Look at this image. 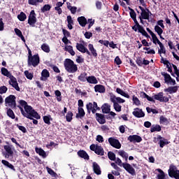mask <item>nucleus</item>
Listing matches in <instances>:
<instances>
[{
	"mask_svg": "<svg viewBox=\"0 0 179 179\" xmlns=\"http://www.w3.org/2000/svg\"><path fill=\"white\" fill-rule=\"evenodd\" d=\"M62 33L64 36V37H71V33L68 30L62 29Z\"/></svg>",
	"mask_w": 179,
	"mask_h": 179,
	"instance_id": "nucleus-63",
	"label": "nucleus"
},
{
	"mask_svg": "<svg viewBox=\"0 0 179 179\" xmlns=\"http://www.w3.org/2000/svg\"><path fill=\"white\" fill-rule=\"evenodd\" d=\"M16 127L18 128V129H20V131L23 132V134H26V132H27V129L24 126H20L19 124H16Z\"/></svg>",
	"mask_w": 179,
	"mask_h": 179,
	"instance_id": "nucleus-61",
	"label": "nucleus"
},
{
	"mask_svg": "<svg viewBox=\"0 0 179 179\" xmlns=\"http://www.w3.org/2000/svg\"><path fill=\"white\" fill-rule=\"evenodd\" d=\"M92 106H93V103L91 102L87 103L86 105V108L88 114H90V113H92Z\"/></svg>",
	"mask_w": 179,
	"mask_h": 179,
	"instance_id": "nucleus-60",
	"label": "nucleus"
},
{
	"mask_svg": "<svg viewBox=\"0 0 179 179\" xmlns=\"http://www.w3.org/2000/svg\"><path fill=\"white\" fill-rule=\"evenodd\" d=\"M6 114L8 117H9V118H11V120H15V113L12 109L10 108L7 109Z\"/></svg>",
	"mask_w": 179,
	"mask_h": 179,
	"instance_id": "nucleus-44",
	"label": "nucleus"
},
{
	"mask_svg": "<svg viewBox=\"0 0 179 179\" xmlns=\"http://www.w3.org/2000/svg\"><path fill=\"white\" fill-rule=\"evenodd\" d=\"M78 79L80 80V82H86V80H87V73H81L80 75L78 77Z\"/></svg>",
	"mask_w": 179,
	"mask_h": 179,
	"instance_id": "nucleus-36",
	"label": "nucleus"
},
{
	"mask_svg": "<svg viewBox=\"0 0 179 179\" xmlns=\"http://www.w3.org/2000/svg\"><path fill=\"white\" fill-rule=\"evenodd\" d=\"M77 22H78L80 26L85 27L87 24V20L85 16L78 17L77 18Z\"/></svg>",
	"mask_w": 179,
	"mask_h": 179,
	"instance_id": "nucleus-19",
	"label": "nucleus"
},
{
	"mask_svg": "<svg viewBox=\"0 0 179 179\" xmlns=\"http://www.w3.org/2000/svg\"><path fill=\"white\" fill-rule=\"evenodd\" d=\"M116 164H118V166H122V167L129 173V174H131V176H135L136 172H135V169L131 166V164L128 163H122V161H121V159L117 158L116 159Z\"/></svg>",
	"mask_w": 179,
	"mask_h": 179,
	"instance_id": "nucleus-4",
	"label": "nucleus"
},
{
	"mask_svg": "<svg viewBox=\"0 0 179 179\" xmlns=\"http://www.w3.org/2000/svg\"><path fill=\"white\" fill-rule=\"evenodd\" d=\"M8 92V87L5 85L0 87V94H5Z\"/></svg>",
	"mask_w": 179,
	"mask_h": 179,
	"instance_id": "nucleus-58",
	"label": "nucleus"
},
{
	"mask_svg": "<svg viewBox=\"0 0 179 179\" xmlns=\"http://www.w3.org/2000/svg\"><path fill=\"white\" fill-rule=\"evenodd\" d=\"M132 20L134 22L135 25L131 27L132 30L134 31H138V33H141L142 36H144V37H146V38H150V36L146 32V30H145V28L142 27V25L139 24V22H138V20L136 18H133Z\"/></svg>",
	"mask_w": 179,
	"mask_h": 179,
	"instance_id": "nucleus-2",
	"label": "nucleus"
},
{
	"mask_svg": "<svg viewBox=\"0 0 179 179\" xmlns=\"http://www.w3.org/2000/svg\"><path fill=\"white\" fill-rule=\"evenodd\" d=\"M87 82L91 83V85H97L99 83L97 78L94 76H88L87 78Z\"/></svg>",
	"mask_w": 179,
	"mask_h": 179,
	"instance_id": "nucleus-28",
	"label": "nucleus"
},
{
	"mask_svg": "<svg viewBox=\"0 0 179 179\" xmlns=\"http://www.w3.org/2000/svg\"><path fill=\"white\" fill-rule=\"evenodd\" d=\"M6 104H10L13 110L16 108V96L15 95H10L5 99Z\"/></svg>",
	"mask_w": 179,
	"mask_h": 179,
	"instance_id": "nucleus-10",
	"label": "nucleus"
},
{
	"mask_svg": "<svg viewBox=\"0 0 179 179\" xmlns=\"http://www.w3.org/2000/svg\"><path fill=\"white\" fill-rule=\"evenodd\" d=\"M90 149L99 156H104V148H103L101 145H99L98 144H92L90 146Z\"/></svg>",
	"mask_w": 179,
	"mask_h": 179,
	"instance_id": "nucleus-6",
	"label": "nucleus"
},
{
	"mask_svg": "<svg viewBox=\"0 0 179 179\" xmlns=\"http://www.w3.org/2000/svg\"><path fill=\"white\" fill-rule=\"evenodd\" d=\"M119 156H121V157H123V159H125L126 162L128 161V153H127L124 150H119L118 151Z\"/></svg>",
	"mask_w": 179,
	"mask_h": 179,
	"instance_id": "nucleus-47",
	"label": "nucleus"
},
{
	"mask_svg": "<svg viewBox=\"0 0 179 179\" xmlns=\"http://www.w3.org/2000/svg\"><path fill=\"white\" fill-rule=\"evenodd\" d=\"M127 141H129V142H133V143H140V142H142V137L138 135H130L127 138Z\"/></svg>",
	"mask_w": 179,
	"mask_h": 179,
	"instance_id": "nucleus-15",
	"label": "nucleus"
},
{
	"mask_svg": "<svg viewBox=\"0 0 179 179\" xmlns=\"http://www.w3.org/2000/svg\"><path fill=\"white\" fill-rule=\"evenodd\" d=\"M101 108L103 114H108L111 111V106L108 103H103Z\"/></svg>",
	"mask_w": 179,
	"mask_h": 179,
	"instance_id": "nucleus-21",
	"label": "nucleus"
},
{
	"mask_svg": "<svg viewBox=\"0 0 179 179\" xmlns=\"http://www.w3.org/2000/svg\"><path fill=\"white\" fill-rule=\"evenodd\" d=\"M111 102L113 103L114 110H116L117 113H120V111L122 110V106H121V105H120V103H118V102H117L114 99H112Z\"/></svg>",
	"mask_w": 179,
	"mask_h": 179,
	"instance_id": "nucleus-30",
	"label": "nucleus"
},
{
	"mask_svg": "<svg viewBox=\"0 0 179 179\" xmlns=\"http://www.w3.org/2000/svg\"><path fill=\"white\" fill-rule=\"evenodd\" d=\"M50 78V71L47 69H43L41 72V80H47V78Z\"/></svg>",
	"mask_w": 179,
	"mask_h": 179,
	"instance_id": "nucleus-27",
	"label": "nucleus"
},
{
	"mask_svg": "<svg viewBox=\"0 0 179 179\" xmlns=\"http://www.w3.org/2000/svg\"><path fill=\"white\" fill-rule=\"evenodd\" d=\"M169 143H170V142H169V140L167 139H164V141L159 140V142L160 148H164V146H166V145H169Z\"/></svg>",
	"mask_w": 179,
	"mask_h": 179,
	"instance_id": "nucleus-51",
	"label": "nucleus"
},
{
	"mask_svg": "<svg viewBox=\"0 0 179 179\" xmlns=\"http://www.w3.org/2000/svg\"><path fill=\"white\" fill-rule=\"evenodd\" d=\"M157 171H158V173H159L157 176V179H166V174L164 173V171H163V170H162L160 169H157Z\"/></svg>",
	"mask_w": 179,
	"mask_h": 179,
	"instance_id": "nucleus-42",
	"label": "nucleus"
},
{
	"mask_svg": "<svg viewBox=\"0 0 179 179\" xmlns=\"http://www.w3.org/2000/svg\"><path fill=\"white\" fill-rule=\"evenodd\" d=\"M140 96L142 99H147V100L148 101H151V103H156V101H155V99H153V98H152V96H150L149 95H148L146 92H141L140 93Z\"/></svg>",
	"mask_w": 179,
	"mask_h": 179,
	"instance_id": "nucleus-26",
	"label": "nucleus"
},
{
	"mask_svg": "<svg viewBox=\"0 0 179 179\" xmlns=\"http://www.w3.org/2000/svg\"><path fill=\"white\" fill-rule=\"evenodd\" d=\"M41 50L44 51V52H50V46L48 45H47L46 43H43L41 45Z\"/></svg>",
	"mask_w": 179,
	"mask_h": 179,
	"instance_id": "nucleus-49",
	"label": "nucleus"
},
{
	"mask_svg": "<svg viewBox=\"0 0 179 179\" xmlns=\"http://www.w3.org/2000/svg\"><path fill=\"white\" fill-rule=\"evenodd\" d=\"M178 91V86L176 85L173 87H169L168 88L164 89V92L173 94V93H177Z\"/></svg>",
	"mask_w": 179,
	"mask_h": 179,
	"instance_id": "nucleus-24",
	"label": "nucleus"
},
{
	"mask_svg": "<svg viewBox=\"0 0 179 179\" xmlns=\"http://www.w3.org/2000/svg\"><path fill=\"white\" fill-rule=\"evenodd\" d=\"M28 66H34L36 68L40 64V56L38 55H34L32 57L28 59Z\"/></svg>",
	"mask_w": 179,
	"mask_h": 179,
	"instance_id": "nucleus-8",
	"label": "nucleus"
},
{
	"mask_svg": "<svg viewBox=\"0 0 179 179\" xmlns=\"http://www.w3.org/2000/svg\"><path fill=\"white\" fill-rule=\"evenodd\" d=\"M159 122L160 124H169V119H167V117L163 116V115H161L159 117Z\"/></svg>",
	"mask_w": 179,
	"mask_h": 179,
	"instance_id": "nucleus-52",
	"label": "nucleus"
},
{
	"mask_svg": "<svg viewBox=\"0 0 179 179\" xmlns=\"http://www.w3.org/2000/svg\"><path fill=\"white\" fill-rule=\"evenodd\" d=\"M51 10V5L50 4H45L41 8V13H45V12H48Z\"/></svg>",
	"mask_w": 179,
	"mask_h": 179,
	"instance_id": "nucleus-43",
	"label": "nucleus"
},
{
	"mask_svg": "<svg viewBox=\"0 0 179 179\" xmlns=\"http://www.w3.org/2000/svg\"><path fill=\"white\" fill-rule=\"evenodd\" d=\"M17 19L20 20V22H24L26 19H27V15H26V13H24L23 11H22L18 15Z\"/></svg>",
	"mask_w": 179,
	"mask_h": 179,
	"instance_id": "nucleus-39",
	"label": "nucleus"
},
{
	"mask_svg": "<svg viewBox=\"0 0 179 179\" xmlns=\"http://www.w3.org/2000/svg\"><path fill=\"white\" fill-rule=\"evenodd\" d=\"M155 30L156 33H157L158 36L163 34V29H162V27H160L159 25H156L155 27Z\"/></svg>",
	"mask_w": 179,
	"mask_h": 179,
	"instance_id": "nucleus-55",
	"label": "nucleus"
},
{
	"mask_svg": "<svg viewBox=\"0 0 179 179\" xmlns=\"http://www.w3.org/2000/svg\"><path fill=\"white\" fill-rule=\"evenodd\" d=\"M46 170H47L48 174H50V176H57V173L51 168L47 167Z\"/></svg>",
	"mask_w": 179,
	"mask_h": 179,
	"instance_id": "nucleus-62",
	"label": "nucleus"
},
{
	"mask_svg": "<svg viewBox=\"0 0 179 179\" xmlns=\"http://www.w3.org/2000/svg\"><path fill=\"white\" fill-rule=\"evenodd\" d=\"M36 16H37L36 12L34 10H32L28 17V24L31 27H34L36 26V23H37V17Z\"/></svg>",
	"mask_w": 179,
	"mask_h": 179,
	"instance_id": "nucleus-7",
	"label": "nucleus"
},
{
	"mask_svg": "<svg viewBox=\"0 0 179 179\" xmlns=\"http://www.w3.org/2000/svg\"><path fill=\"white\" fill-rule=\"evenodd\" d=\"M24 73L27 79H29V80H31L33 78H34V76L33 75V73L29 72V71H25Z\"/></svg>",
	"mask_w": 179,
	"mask_h": 179,
	"instance_id": "nucleus-53",
	"label": "nucleus"
},
{
	"mask_svg": "<svg viewBox=\"0 0 179 179\" xmlns=\"http://www.w3.org/2000/svg\"><path fill=\"white\" fill-rule=\"evenodd\" d=\"M67 27L69 29V30H72L73 29V27L72 26L73 24V20H72V16L68 15L67 16Z\"/></svg>",
	"mask_w": 179,
	"mask_h": 179,
	"instance_id": "nucleus-35",
	"label": "nucleus"
},
{
	"mask_svg": "<svg viewBox=\"0 0 179 179\" xmlns=\"http://www.w3.org/2000/svg\"><path fill=\"white\" fill-rule=\"evenodd\" d=\"M4 150L6 152V156L9 157V156H13V150H12V148L10 145H4L3 146Z\"/></svg>",
	"mask_w": 179,
	"mask_h": 179,
	"instance_id": "nucleus-32",
	"label": "nucleus"
},
{
	"mask_svg": "<svg viewBox=\"0 0 179 179\" xmlns=\"http://www.w3.org/2000/svg\"><path fill=\"white\" fill-rule=\"evenodd\" d=\"M24 110L25 113H27L26 114H27V115H29V117L28 120H33V117L36 118V120H40L41 118V116L38 115V113H37V111L33 109V107H31V106L28 105L27 106H25V108H24Z\"/></svg>",
	"mask_w": 179,
	"mask_h": 179,
	"instance_id": "nucleus-3",
	"label": "nucleus"
},
{
	"mask_svg": "<svg viewBox=\"0 0 179 179\" xmlns=\"http://www.w3.org/2000/svg\"><path fill=\"white\" fill-rule=\"evenodd\" d=\"M17 107V108H19L20 110L21 114L23 115V117H25L26 118H31L30 116H29V115H27V113H26V112H24V110L23 109V108L22 106L18 105Z\"/></svg>",
	"mask_w": 179,
	"mask_h": 179,
	"instance_id": "nucleus-54",
	"label": "nucleus"
},
{
	"mask_svg": "<svg viewBox=\"0 0 179 179\" xmlns=\"http://www.w3.org/2000/svg\"><path fill=\"white\" fill-rule=\"evenodd\" d=\"M151 37L152 38L153 44H159L160 43V41L159 40V38H157V36H156L155 34H154V35L151 36Z\"/></svg>",
	"mask_w": 179,
	"mask_h": 179,
	"instance_id": "nucleus-57",
	"label": "nucleus"
},
{
	"mask_svg": "<svg viewBox=\"0 0 179 179\" xmlns=\"http://www.w3.org/2000/svg\"><path fill=\"white\" fill-rule=\"evenodd\" d=\"M1 163H2V164H3V166H6V167H8V169H10L11 170H13V171H15L16 169H15V166L12 164L9 163V162H8L5 159H2Z\"/></svg>",
	"mask_w": 179,
	"mask_h": 179,
	"instance_id": "nucleus-34",
	"label": "nucleus"
},
{
	"mask_svg": "<svg viewBox=\"0 0 179 179\" xmlns=\"http://www.w3.org/2000/svg\"><path fill=\"white\" fill-rule=\"evenodd\" d=\"M110 101H113V100H115L116 103H117L118 104H121V103H125V99H122L121 97L116 96L114 94L110 95Z\"/></svg>",
	"mask_w": 179,
	"mask_h": 179,
	"instance_id": "nucleus-25",
	"label": "nucleus"
},
{
	"mask_svg": "<svg viewBox=\"0 0 179 179\" xmlns=\"http://www.w3.org/2000/svg\"><path fill=\"white\" fill-rule=\"evenodd\" d=\"M55 94L56 96V100L57 101H62V96L61 95V91L57 90L55 91Z\"/></svg>",
	"mask_w": 179,
	"mask_h": 179,
	"instance_id": "nucleus-48",
	"label": "nucleus"
},
{
	"mask_svg": "<svg viewBox=\"0 0 179 179\" xmlns=\"http://www.w3.org/2000/svg\"><path fill=\"white\" fill-rule=\"evenodd\" d=\"M73 113L72 111H68L67 114L66 115V120L67 122H71L73 119Z\"/></svg>",
	"mask_w": 179,
	"mask_h": 179,
	"instance_id": "nucleus-46",
	"label": "nucleus"
},
{
	"mask_svg": "<svg viewBox=\"0 0 179 179\" xmlns=\"http://www.w3.org/2000/svg\"><path fill=\"white\" fill-rule=\"evenodd\" d=\"M76 49L78 51H80V52H82L83 54H87V55H92L90 54V51L87 50V48L85 47L83 44L77 43H76Z\"/></svg>",
	"mask_w": 179,
	"mask_h": 179,
	"instance_id": "nucleus-12",
	"label": "nucleus"
},
{
	"mask_svg": "<svg viewBox=\"0 0 179 179\" xmlns=\"http://www.w3.org/2000/svg\"><path fill=\"white\" fill-rule=\"evenodd\" d=\"M151 99L152 100H157L158 101H160V103H169V97L164 96L163 92H159L158 94H156L153 95Z\"/></svg>",
	"mask_w": 179,
	"mask_h": 179,
	"instance_id": "nucleus-9",
	"label": "nucleus"
},
{
	"mask_svg": "<svg viewBox=\"0 0 179 179\" xmlns=\"http://www.w3.org/2000/svg\"><path fill=\"white\" fill-rule=\"evenodd\" d=\"M92 168L94 170V173L96 174V176H100L101 174V169H100V166L96 162H93Z\"/></svg>",
	"mask_w": 179,
	"mask_h": 179,
	"instance_id": "nucleus-18",
	"label": "nucleus"
},
{
	"mask_svg": "<svg viewBox=\"0 0 179 179\" xmlns=\"http://www.w3.org/2000/svg\"><path fill=\"white\" fill-rule=\"evenodd\" d=\"M78 113H76V117L80 118L82 120V118H83V117H85V115H86V113L85 112L83 108H78Z\"/></svg>",
	"mask_w": 179,
	"mask_h": 179,
	"instance_id": "nucleus-29",
	"label": "nucleus"
},
{
	"mask_svg": "<svg viewBox=\"0 0 179 179\" xmlns=\"http://www.w3.org/2000/svg\"><path fill=\"white\" fill-rule=\"evenodd\" d=\"M64 66L69 73H75L78 71V65H76L75 62H73V60L71 59H66L64 60Z\"/></svg>",
	"mask_w": 179,
	"mask_h": 179,
	"instance_id": "nucleus-1",
	"label": "nucleus"
},
{
	"mask_svg": "<svg viewBox=\"0 0 179 179\" xmlns=\"http://www.w3.org/2000/svg\"><path fill=\"white\" fill-rule=\"evenodd\" d=\"M52 121V118L51 117V115L43 116V122L47 124L48 125H51V122Z\"/></svg>",
	"mask_w": 179,
	"mask_h": 179,
	"instance_id": "nucleus-41",
	"label": "nucleus"
},
{
	"mask_svg": "<svg viewBox=\"0 0 179 179\" xmlns=\"http://www.w3.org/2000/svg\"><path fill=\"white\" fill-rule=\"evenodd\" d=\"M115 64L116 65H121V64H122V61H121V59H120V57L117 56L115 58Z\"/></svg>",
	"mask_w": 179,
	"mask_h": 179,
	"instance_id": "nucleus-64",
	"label": "nucleus"
},
{
	"mask_svg": "<svg viewBox=\"0 0 179 179\" xmlns=\"http://www.w3.org/2000/svg\"><path fill=\"white\" fill-rule=\"evenodd\" d=\"M168 174L171 178L179 179V170L177 166L174 165V164H170Z\"/></svg>",
	"mask_w": 179,
	"mask_h": 179,
	"instance_id": "nucleus-5",
	"label": "nucleus"
},
{
	"mask_svg": "<svg viewBox=\"0 0 179 179\" xmlns=\"http://www.w3.org/2000/svg\"><path fill=\"white\" fill-rule=\"evenodd\" d=\"M1 73L3 75V76H6L7 78H9L10 79V78H13V76L12 75V73H10V72H9V71L7 70L6 68L2 67L1 69Z\"/></svg>",
	"mask_w": 179,
	"mask_h": 179,
	"instance_id": "nucleus-31",
	"label": "nucleus"
},
{
	"mask_svg": "<svg viewBox=\"0 0 179 179\" xmlns=\"http://www.w3.org/2000/svg\"><path fill=\"white\" fill-rule=\"evenodd\" d=\"M96 120L101 125L106 124V115L101 113H96Z\"/></svg>",
	"mask_w": 179,
	"mask_h": 179,
	"instance_id": "nucleus-16",
	"label": "nucleus"
},
{
	"mask_svg": "<svg viewBox=\"0 0 179 179\" xmlns=\"http://www.w3.org/2000/svg\"><path fill=\"white\" fill-rule=\"evenodd\" d=\"M136 63L137 65H138V66H142V65H143V59H142V57H137Z\"/></svg>",
	"mask_w": 179,
	"mask_h": 179,
	"instance_id": "nucleus-59",
	"label": "nucleus"
},
{
	"mask_svg": "<svg viewBox=\"0 0 179 179\" xmlns=\"http://www.w3.org/2000/svg\"><path fill=\"white\" fill-rule=\"evenodd\" d=\"M88 48L89 50L90 51V54L91 55H92V57H94V58H97V50L94 48V46H93V44L90 43L88 45Z\"/></svg>",
	"mask_w": 179,
	"mask_h": 179,
	"instance_id": "nucleus-20",
	"label": "nucleus"
},
{
	"mask_svg": "<svg viewBox=\"0 0 179 179\" xmlns=\"http://www.w3.org/2000/svg\"><path fill=\"white\" fill-rule=\"evenodd\" d=\"M96 93H106V87L102 85H96L94 86Z\"/></svg>",
	"mask_w": 179,
	"mask_h": 179,
	"instance_id": "nucleus-23",
	"label": "nucleus"
},
{
	"mask_svg": "<svg viewBox=\"0 0 179 179\" xmlns=\"http://www.w3.org/2000/svg\"><path fill=\"white\" fill-rule=\"evenodd\" d=\"M162 131V127L159 124L152 126L150 129V132H160Z\"/></svg>",
	"mask_w": 179,
	"mask_h": 179,
	"instance_id": "nucleus-45",
	"label": "nucleus"
},
{
	"mask_svg": "<svg viewBox=\"0 0 179 179\" xmlns=\"http://www.w3.org/2000/svg\"><path fill=\"white\" fill-rule=\"evenodd\" d=\"M134 110L132 112V114L136 117V118H143V117H145V112L142 109L135 108Z\"/></svg>",
	"mask_w": 179,
	"mask_h": 179,
	"instance_id": "nucleus-13",
	"label": "nucleus"
},
{
	"mask_svg": "<svg viewBox=\"0 0 179 179\" xmlns=\"http://www.w3.org/2000/svg\"><path fill=\"white\" fill-rule=\"evenodd\" d=\"M161 75L164 78L165 83H170L171 80L172 79L171 76L166 72H162Z\"/></svg>",
	"mask_w": 179,
	"mask_h": 179,
	"instance_id": "nucleus-33",
	"label": "nucleus"
},
{
	"mask_svg": "<svg viewBox=\"0 0 179 179\" xmlns=\"http://www.w3.org/2000/svg\"><path fill=\"white\" fill-rule=\"evenodd\" d=\"M108 157L109 160H112L113 162H115L117 158L115 157V154L111 151L108 152Z\"/></svg>",
	"mask_w": 179,
	"mask_h": 179,
	"instance_id": "nucleus-50",
	"label": "nucleus"
},
{
	"mask_svg": "<svg viewBox=\"0 0 179 179\" xmlns=\"http://www.w3.org/2000/svg\"><path fill=\"white\" fill-rule=\"evenodd\" d=\"M149 13L152 15V12H150L149 9L146 8V10L141 13L140 17L143 18L144 20H149Z\"/></svg>",
	"mask_w": 179,
	"mask_h": 179,
	"instance_id": "nucleus-17",
	"label": "nucleus"
},
{
	"mask_svg": "<svg viewBox=\"0 0 179 179\" xmlns=\"http://www.w3.org/2000/svg\"><path fill=\"white\" fill-rule=\"evenodd\" d=\"M116 92L118 94H120L121 96H123V97H126V99H129V94H128L127 93H126L125 92H124V90H121V88H117L116 89Z\"/></svg>",
	"mask_w": 179,
	"mask_h": 179,
	"instance_id": "nucleus-37",
	"label": "nucleus"
},
{
	"mask_svg": "<svg viewBox=\"0 0 179 179\" xmlns=\"http://www.w3.org/2000/svg\"><path fill=\"white\" fill-rule=\"evenodd\" d=\"M36 152L39 155V156H42V157H47V154L45 153V151L43 150V148H36L35 149Z\"/></svg>",
	"mask_w": 179,
	"mask_h": 179,
	"instance_id": "nucleus-40",
	"label": "nucleus"
},
{
	"mask_svg": "<svg viewBox=\"0 0 179 179\" xmlns=\"http://www.w3.org/2000/svg\"><path fill=\"white\" fill-rule=\"evenodd\" d=\"M132 100L134 104H135L136 106H141V101H139V99H138V97H136L135 95H133Z\"/></svg>",
	"mask_w": 179,
	"mask_h": 179,
	"instance_id": "nucleus-56",
	"label": "nucleus"
},
{
	"mask_svg": "<svg viewBox=\"0 0 179 179\" xmlns=\"http://www.w3.org/2000/svg\"><path fill=\"white\" fill-rule=\"evenodd\" d=\"M67 9L70 10L72 15H75V13H76V10H78V8L76 6H71V3H67Z\"/></svg>",
	"mask_w": 179,
	"mask_h": 179,
	"instance_id": "nucleus-38",
	"label": "nucleus"
},
{
	"mask_svg": "<svg viewBox=\"0 0 179 179\" xmlns=\"http://www.w3.org/2000/svg\"><path fill=\"white\" fill-rule=\"evenodd\" d=\"M77 153L79 157H81V159H84L85 160H89V159H90L87 152L83 150H79Z\"/></svg>",
	"mask_w": 179,
	"mask_h": 179,
	"instance_id": "nucleus-22",
	"label": "nucleus"
},
{
	"mask_svg": "<svg viewBox=\"0 0 179 179\" xmlns=\"http://www.w3.org/2000/svg\"><path fill=\"white\" fill-rule=\"evenodd\" d=\"M9 85L12 86V87H14L17 92H20V87H19V83H17V80H16V78L13 76V78H10V80L8 81Z\"/></svg>",
	"mask_w": 179,
	"mask_h": 179,
	"instance_id": "nucleus-14",
	"label": "nucleus"
},
{
	"mask_svg": "<svg viewBox=\"0 0 179 179\" xmlns=\"http://www.w3.org/2000/svg\"><path fill=\"white\" fill-rule=\"evenodd\" d=\"M108 142L113 148H115V149H121V143H120V141L118 139H115L113 137H110L108 138Z\"/></svg>",
	"mask_w": 179,
	"mask_h": 179,
	"instance_id": "nucleus-11",
	"label": "nucleus"
}]
</instances>
